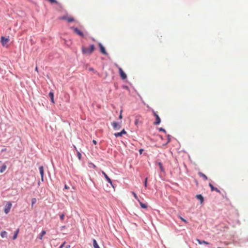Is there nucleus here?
Segmentation results:
<instances>
[{"instance_id":"nucleus-1","label":"nucleus","mask_w":248,"mask_h":248,"mask_svg":"<svg viewBox=\"0 0 248 248\" xmlns=\"http://www.w3.org/2000/svg\"><path fill=\"white\" fill-rule=\"evenodd\" d=\"M94 50V46L93 45L90 46L89 47H82V52L84 54L91 55Z\"/></svg>"},{"instance_id":"nucleus-2","label":"nucleus","mask_w":248,"mask_h":248,"mask_svg":"<svg viewBox=\"0 0 248 248\" xmlns=\"http://www.w3.org/2000/svg\"><path fill=\"white\" fill-rule=\"evenodd\" d=\"M59 19L61 20H65L68 22H72L75 21L74 18L72 16H68L67 15L60 17Z\"/></svg>"},{"instance_id":"nucleus-3","label":"nucleus","mask_w":248,"mask_h":248,"mask_svg":"<svg viewBox=\"0 0 248 248\" xmlns=\"http://www.w3.org/2000/svg\"><path fill=\"white\" fill-rule=\"evenodd\" d=\"M116 66L118 67L119 69V74L120 75V77L122 79H125L127 78V76L126 74L124 72L123 69L118 66V64H116Z\"/></svg>"},{"instance_id":"nucleus-4","label":"nucleus","mask_w":248,"mask_h":248,"mask_svg":"<svg viewBox=\"0 0 248 248\" xmlns=\"http://www.w3.org/2000/svg\"><path fill=\"white\" fill-rule=\"evenodd\" d=\"M12 206V204L11 202H7L6 204L5 205V206L4 207V213L6 214H7L8 213H9V212L11 209Z\"/></svg>"},{"instance_id":"nucleus-5","label":"nucleus","mask_w":248,"mask_h":248,"mask_svg":"<svg viewBox=\"0 0 248 248\" xmlns=\"http://www.w3.org/2000/svg\"><path fill=\"white\" fill-rule=\"evenodd\" d=\"M71 29L73 30V31L75 33L77 34L78 36L83 37L84 36V34L83 32H82L80 30L78 29L77 28L72 27Z\"/></svg>"},{"instance_id":"nucleus-6","label":"nucleus","mask_w":248,"mask_h":248,"mask_svg":"<svg viewBox=\"0 0 248 248\" xmlns=\"http://www.w3.org/2000/svg\"><path fill=\"white\" fill-rule=\"evenodd\" d=\"M0 42L3 46L7 47V44L9 42V39L1 36Z\"/></svg>"},{"instance_id":"nucleus-7","label":"nucleus","mask_w":248,"mask_h":248,"mask_svg":"<svg viewBox=\"0 0 248 248\" xmlns=\"http://www.w3.org/2000/svg\"><path fill=\"white\" fill-rule=\"evenodd\" d=\"M153 114H154V116L155 117V121L154 123V124H155V125L159 124L161 122L160 118H159V116L156 113V112H155L154 111H153Z\"/></svg>"},{"instance_id":"nucleus-8","label":"nucleus","mask_w":248,"mask_h":248,"mask_svg":"<svg viewBox=\"0 0 248 248\" xmlns=\"http://www.w3.org/2000/svg\"><path fill=\"white\" fill-rule=\"evenodd\" d=\"M101 172L104 175L105 179L108 181V182L109 183L112 187H114L111 180L108 177L107 174L103 170L101 171Z\"/></svg>"},{"instance_id":"nucleus-9","label":"nucleus","mask_w":248,"mask_h":248,"mask_svg":"<svg viewBox=\"0 0 248 248\" xmlns=\"http://www.w3.org/2000/svg\"><path fill=\"white\" fill-rule=\"evenodd\" d=\"M39 170L40 172V173L41 176V180L42 182L44 181V167L43 166H40L39 167Z\"/></svg>"},{"instance_id":"nucleus-10","label":"nucleus","mask_w":248,"mask_h":248,"mask_svg":"<svg viewBox=\"0 0 248 248\" xmlns=\"http://www.w3.org/2000/svg\"><path fill=\"white\" fill-rule=\"evenodd\" d=\"M112 125L113 128L116 130L119 129L121 127V124L116 122H113L112 123Z\"/></svg>"},{"instance_id":"nucleus-11","label":"nucleus","mask_w":248,"mask_h":248,"mask_svg":"<svg viewBox=\"0 0 248 248\" xmlns=\"http://www.w3.org/2000/svg\"><path fill=\"white\" fill-rule=\"evenodd\" d=\"M209 186H210L212 191H215L218 193H220V191L217 188L214 187L212 184L209 183Z\"/></svg>"},{"instance_id":"nucleus-12","label":"nucleus","mask_w":248,"mask_h":248,"mask_svg":"<svg viewBox=\"0 0 248 248\" xmlns=\"http://www.w3.org/2000/svg\"><path fill=\"white\" fill-rule=\"evenodd\" d=\"M99 46L100 49V52L104 55H107V53L106 52L105 48L103 45L101 43H99Z\"/></svg>"},{"instance_id":"nucleus-13","label":"nucleus","mask_w":248,"mask_h":248,"mask_svg":"<svg viewBox=\"0 0 248 248\" xmlns=\"http://www.w3.org/2000/svg\"><path fill=\"white\" fill-rule=\"evenodd\" d=\"M49 96L51 98V101L52 103H54V93L52 92H50L48 93Z\"/></svg>"},{"instance_id":"nucleus-14","label":"nucleus","mask_w":248,"mask_h":248,"mask_svg":"<svg viewBox=\"0 0 248 248\" xmlns=\"http://www.w3.org/2000/svg\"><path fill=\"white\" fill-rule=\"evenodd\" d=\"M46 232L44 230L42 231L38 235V238L40 240H42L43 239V236L46 234Z\"/></svg>"},{"instance_id":"nucleus-15","label":"nucleus","mask_w":248,"mask_h":248,"mask_svg":"<svg viewBox=\"0 0 248 248\" xmlns=\"http://www.w3.org/2000/svg\"><path fill=\"white\" fill-rule=\"evenodd\" d=\"M196 198L197 199L199 200L201 202V203H202L203 202V197L201 194L197 195Z\"/></svg>"},{"instance_id":"nucleus-16","label":"nucleus","mask_w":248,"mask_h":248,"mask_svg":"<svg viewBox=\"0 0 248 248\" xmlns=\"http://www.w3.org/2000/svg\"><path fill=\"white\" fill-rule=\"evenodd\" d=\"M0 236L2 238L7 237V232L5 231L1 232V233H0Z\"/></svg>"},{"instance_id":"nucleus-17","label":"nucleus","mask_w":248,"mask_h":248,"mask_svg":"<svg viewBox=\"0 0 248 248\" xmlns=\"http://www.w3.org/2000/svg\"><path fill=\"white\" fill-rule=\"evenodd\" d=\"M18 232H19V229H17L16 230V231L15 232V234L13 237V240H15L16 239L17 237V235L18 234Z\"/></svg>"},{"instance_id":"nucleus-18","label":"nucleus","mask_w":248,"mask_h":248,"mask_svg":"<svg viewBox=\"0 0 248 248\" xmlns=\"http://www.w3.org/2000/svg\"><path fill=\"white\" fill-rule=\"evenodd\" d=\"M93 241L94 248H100L98 245L97 244L96 241L95 239H93Z\"/></svg>"},{"instance_id":"nucleus-19","label":"nucleus","mask_w":248,"mask_h":248,"mask_svg":"<svg viewBox=\"0 0 248 248\" xmlns=\"http://www.w3.org/2000/svg\"><path fill=\"white\" fill-rule=\"evenodd\" d=\"M139 202L141 208L144 209H146L147 208V206L146 204L143 203L140 201Z\"/></svg>"},{"instance_id":"nucleus-20","label":"nucleus","mask_w":248,"mask_h":248,"mask_svg":"<svg viewBox=\"0 0 248 248\" xmlns=\"http://www.w3.org/2000/svg\"><path fill=\"white\" fill-rule=\"evenodd\" d=\"M199 175L202 177L204 180H207V177L203 173H202V172H199Z\"/></svg>"},{"instance_id":"nucleus-21","label":"nucleus","mask_w":248,"mask_h":248,"mask_svg":"<svg viewBox=\"0 0 248 248\" xmlns=\"http://www.w3.org/2000/svg\"><path fill=\"white\" fill-rule=\"evenodd\" d=\"M6 167H6V166L5 165H3L1 167V168H0V172H1V173L3 172L5 170H6Z\"/></svg>"},{"instance_id":"nucleus-22","label":"nucleus","mask_w":248,"mask_h":248,"mask_svg":"<svg viewBox=\"0 0 248 248\" xmlns=\"http://www.w3.org/2000/svg\"><path fill=\"white\" fill-rule=\"evenodd\" d=\"M158 165L159 166V168H160V170L162 171V172H164V169L163 167V165L162 164V163L161 162H158Z\"/></svg>"},{"instance_id":"nucleus-23","label":"nucleus","mask_w":248,"mask_h":248,"mask_svg":"<svg viewBox=\"0 0 248 248\" xmlns=\"http://www.w3.org/2000/svg\"><path fill=\"white\" fill-rule=\"evenodd\" d=\"M132 195L134 196V197H135V198L139 202L140 200H139V199L138 198L137 194L135 193V192H132Z\"/></svg>"},{"instance_id":"nucleus-24","label":"nucleus","mask_w":248,"mask_h":248,"mask_svg":"<svg viewBox=\"0 0 248 248\" xmlns=\"http://www.w3.org/2000/svg\"><path fill=\"white\" fill-rule=\"evenodd\" d=\"M114 136L116 137H121L123 135H122L121 132H118V133H115L114 134Z\"/></svg>"},{"instance_id":"nucleus-25","label":"nucleus","mask_w":248,"mask_h":248,"mask_svg":"<svg viewBox=\"0 0 248 248\" xmlns=\"http://www.w3.org/2000/svg\"><path fill=\"white\" fill-rule=\"evenodd\" d=\"M36 202V199L35 198H32L31 199V206H32Z\"/></svg>"},{"instance_id":"nucleus-26","label":"nucleus","mask_w":248,"mask_h":248,"mask_svg":"<svg viewBox=\"0 0 248 248\" xmlns=\"http://www.w3.org/2000/svg\"><path fill=\"white\" fill-rule=\"evenodd\" d=\"M179 217L180 218V219L183 221V222H184L185 223H187V221L184 219V218H183L182 217H181L180 216H179Z\"/></svg>"},{"instance_id":"nucleus-27","label":"nucleus","mask_w":248,"mask_h":248,"mask_svg":"<svg viewBox=\"0 0 248 248\" xmlns=\"http://www.w3.org/2000/svg\"><path fill=\"white\" fill-rule=\"evenodd\" d=\"M65 217V215L64 214H62L60 216V219L62 220L64 219Z\"/></svg>"},{"instance_id":"nucleus-28","label":"nucleus","mask_w":248,"mask_h":248,"mask_svg":"<svg viewBox=\"0 0 248 248\" xmlns=\"http://www.w3.org/2000/svg\"><path fill=\"white\" fill-rule=\"evenodd\" d=\"M77 155H78V159L79 160L81 159V154L79 152H78Z\"/></svg>"},{"instance_id":"nucleus-29","label":"nucleus","mask_w":248,"mask_h":248,"mask_svg":"<svg viewBox=\"0 0 248 248\" xmlns=\"http://www.w3.org/2000/svg\"><path fill=\"white\" fill-rule=\"evenodd\" d=\"M122 135H124V134H125L126 133V131H125V130L124 129L122 130V131L121 132Z\"/></svg>"},{"instance_id":"nucleus-30","label":"nucleus","mask_w":248,"mask_h":248,"mask_svg":"<svg viewBox=\"0 0 248 248\" xmlns=\"http://www.w3.org/2000/svg\"><path fill=\"white\" fill-rule=\"evenodd\" d=\"M196 241L198 242V243L200 245L202 244V241H201L200 239H196Z\"/></svg>"},{"instance_id":"nucleus-31","label":"nucleus","mask_w":248,"mask_h":248,"mask_svg":"<svg viewBox=\"0 0 248 248\" xmlns=\"http://www.w3.org/2000/svg\"><path fill=\"white\" fill-rule=\"evenodd\" d=\"M147 178H146L145 181H144V186L145 187L147 186Z\"/></svg>"},{"instance_id":"nucleus-32","label":"nucleus","mask_w":248,"mask_h":248,"mask_svg":"<svg viewBox=\"0 0 248 248\" xmlns=\"http://www.w3.org/2000/svg\"><path fill=\"white\" fill-rule=\"evenodd\" d=\"M89 70L90 71H92V72H94V69H93V68H92V67H90V68H89Z\"/></svg>"},{"instance_id":"nucleus-33","label":"nucleus","mask_w":248,"mask_h":248,"mask_svg":"<svg viewBox=\"0 0 248 248\" xmlns=\"http://www.w3.org/2000/svg\"><path fill=\"white\" fill-rule=\"evenodd\" d=\"M202 244H205V245H209V243L206 241H202Z\"/></svg>"},{"instance_id":"nucleus-34","label":"nucleus","mask_w":248,"mask_h":248,"mask_svg":"<svg viewBox=\"0 0 248 248\" xmlns=\"http://www.w3.org/2000/svg\"><path fill=\"white\" fill-rule=\"evenodd\" d=\"M122 110H121L120 112V115H119V119H121L122 118Z\"/></svg>"},{"instance_id":"nucleus-35","label":"nucleus","mask_w":248,"mask_h":248,"mask_svg":"<svg viewBox=\"0 0 248 248\" xmlns=\"http://www.w3.org/2000/svg\"><path fill=\"white\" fill-rule=\"evenodd\" d=\"M65 243V242H64L62 244V245L60 246V248H62L64 247V245Z\"/></svg>"},{"instance_id":"nucleus-36","label":"nucleus","mask_w":248,"mask_h":248,"mask_svg":"<svg viewBox=\"0 0 248 248\" xmlns=\"http://www.w3.org/2000/svg\"><path fill=\"white\" fill-rule=\"evenodd\" d=\"M159 130H160V131H163V132H166V130H165L164 129L162 128H160L159 129Z\"/></svg>"},{"instance_id":"nucleus-37","label":"nucleus","mask_w":248,"mask_h":248,"mask_svg":"<svg viewBox=\"0 0 248 248\" xmlns=\"http://www.w3.org/2000/svg\"><path fill=\"white\" fill-rule=\"evenodd\" d=\"M93 144H95V145L97 144V141H96L95 140H93Z\"/></svg>"},{"instance_id":"nucleus-38","label":"nucleus","mask_w":248,"mask_h":248,"mask_svg":"<svg viewBox=\"0 0 248 248\" xmlns=\"http://www.w3.org/2000/svg\"><path fill=\"white\" fill-rule=\"evenodd\" d=\"M6 151V148H4V149H2L1 150V152H5Z\"/></svg>"},{"instance_id":"nucleus-39","label":"nucleus","mask_w":248,"mask_h":248,"mask_svg":"<svg viewBox=\"0 0 248 248\" xmlns=\"http://www.w3.org/2000/svg\"><path fill=\"white\" fill-rule=\"evenodd\" d=\"M138 123V119H136L135 120V123L136 124H137Z\"/></svg>"},{"instance_id":"nucleus-40","label":"nucleus","mask_w":248,"mask_h":248,"mask_svg":"<svg viewBox=\"0 0 248 248\" xmlns=\"http://www.w3.org/2000/svg\"><path fill=\"white\" fill-rule=\"evenodd\" d=\"M70 245H67L66 247H65V248H70Z\"/></svg>"},{"instance_id":"nucleus-41","label":"nucleus","mask_w":248,"mask_h":248,"mask_svg":"<svg viewBox=\"0 0 248 248\" xmlns=\"http://www.w3.org/2000/svg\"><path fill=\"white\" fill-rule=\"evenodd\" d=\"M64 188L65 189H68L69 188V187L67 186V185H65V186H64Z\"/></svg>"},{"instance_id":"nucleus-42","label":"nucleus","mask_w":248,"mask_h":248,"mask_svg":"<svg viewBox=\"0 0 248 248\" xmlns=\"http://www.w3.org/2000/svg\"><path fill=\"white\" fill-rule=\"evenodd\" d=\"M35 71H36V72H38V67H37V66H36V68H35Z\"/></svg>"},{"instance_id":"nucleus-43","label":"nucleus","mask_w":248,"mask_h":248,"mask_svg":"<svg viewBox=\"0 0 248 248\" xmlns=\"http://www.w3.org/2000/svg\"><path fill=\"white\" fill-rule=\"evenodd\" d=\"M142 151H143V150H142V149H140V151H140V154H141V153H142Z\"/></svg>"},{"instance_id":"nucleus-44","label":"nucleus","mask_w":248,"mask_h":248,"mask_svg":"<svg viewBox=\"0 0 248 248\" xmlns=\"http://www.w3.org/2000/svg\"><path fill=\"white\" fill-rule=\"evenodd\" d=\"M65 228V226H62V229H64V228Z\"/></svg>"},{"instance_id":"nucleus-45","label":"nucleus","mask_w":248,"mask_h":248,"mask_svg":"<svg viewBox=\"0 0 248 248\" xmlns=\"http://www.w3.org/2000/svg\"><path fill=\"white\" fill-rule=\"evenodd\" d=\"M93 167L95 168L96 167L95 165H93Z\"/></svg>"}]
</instances>
